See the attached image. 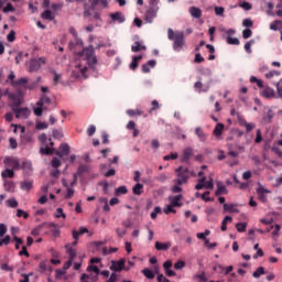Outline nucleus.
Returning a JSON list of instances; mask_svg holds the SVG:
<instances>
[{
	"instance_id": "obj_27",
	"label": "nucleus",
	"mask_w": 282,
	"mask_h": 282,
	"mask_svg": "<svg viewBox=\"0 0 282 282\" xmlns=\"http://www.w3.org/2000/svg\"><path fill=\"white\" fill-rule=\"evenodd\" d=\"M155 248H156V250H163V251L169 250V248H171V242L156 241Z\"/></svg>"
},
{
	"instance_id": "obj_53",
	"label": "nucleus",
	"mask_w": 282,
	"mask_h": 282,
	"mask_svg": "<svg viewBox=\"0 0 282 282\" xmlns=\"http://www.w3.org/2000/svg\"><path fill=\"white\" fill-rule=\"evenodd\" d=\"M160 213H162V208L160 207H154L153 212L151 213V219H156L158 215H160Z\"/></svg>"
},
{
	"instance_id": "obj_17",
	"label": "nucleus",
	"mask_w": 282,
	"mask_h": 282,
	"mask_svg": "<svg viewBox=\"0 0 282 282\" xmlns=\"http://www.w3.org/2000/svg\"><path fill=\"white\" fill-rule=\"evenodd\" d=\"M261 96H262L263 98H276V93H274V88L265 87V88L261 91Z\"/></svg>"
},
{
	"instance_id": "obj_47",
	"label": "nucleus",
	"mask_w": 282,
	"mask_h": 282,
	"mask_svg": "<svg viewBox=\"0 0 282 282\" xmlns=\"http://www.w3.org/2000/svg\"><path fill=\"white\" fill-rule=\"evenodd\" d=\"M127 193H129V191L127 189V186H119L116 189V195H127Z\"/></svg>"
},
{
	"instance_id": "obj_56",
	"label": "nucleus",
	"mask_w": 282,
	"mask_h": 282,
	"mask_svg": "<svg viewBox=\"0 0 282 282\" xmlns=\"http://www.w3.org/2000/svg\"><path fill=\"white\" fill-rule=\"evenodd\" d=\"M183 268H186V262L180 260L174 264V270H182Z\"/></svg>"
},
{
	"instance_id": "obj_28",
	"label": "nucleus",
	"mask_w": 282,
	"mask_h": 282,
	"mask_svg": "<svg viewBox=\"0 0 282 282\" xmlns=\"http://www.w3.org/2000/svg\"><path fill=\"white\" fill-rule=\"evenodd\" d=\"M25 85H28V78L25 77L12 82V87H25Z\"/></svg>"
},
{
	"instance_id": "obj_1",
	"label": "nucleus",
	"mask_w": 282,
	"mask_h": 282,
	"mask_svg": "<svg viewBox=\"0 0 282 282\" xmlns=\"http://www.w3.org/2000/svg\"><path fill=\"white\" fill-rule=\"evenodd\" d=\"M89 2L90 6H87V3L84 4V18L89 19V21H96V25H100L102 19L97 8L98 6L109 8V2L107 0H89Z\"/></svg>"
},
{
	"instance_id": "obj_36",
	"label": "nucleus",
	"mask_w": 282,
	"mask_h": 282,
	"mask_svg": "<svg viewBox=\"0 0 282 282\" xmlns=\"http://www.w3.org/2000/svg\"><path fill=\"white\" fill-rule=\"evenodd\" d=\"M261 274H265V268H263V267H259V268L252 273V278H253V279H259V276H261Z\"/></svg>"
},
{
	"instance_id": "obj_60",
	"label": "nucleus",
	"mask_w": 282,
	"mask_h": 282,
	"mask_svg": "<svg viewBox=\"0 0 282 282\" xmlns=\"http://www.w3.org/2000/svg\"><path fill=\"white\" fill-rule=\"evenodd\" d=\"M116 234L117 236L122 239V237H124V235H127V229H122V228H116Z\"/></svg>"
},
{
	"instance_id": "obj_30",
	"label": "nucleus",
	"mask_w": 282,
	"mask_h": 282,
	"mask_svg": "<svg viewBox=\"0 0 282 282\" xmlns=\"http://www.w3.org/2000/svg\"><path fill=\"white\" fill-rule=\"evenodd\" d=\"M232 221V217L230 216H226L221 223V227L220 229L223 230V232H226V230H228V223L230 224Z\"/></svg>"
},
{
	"instance_id": "obj_3",
	"label": "nucleus",
	"mask_w": 282,
	"mask_h": 282,
	"mask_svg": "<svg viewBox=\"0 0 282 282\" xmlns=\"http://www.w3.org/2000/svg\"><path fill=\"white\" fill-rule=\"evenodd\" d=\"M79 58H82V61H86L90 69H96L98 58L96 57V53L94 52V46H88L79 52Z\"/></svg>"
},
{
	"instance_id": "obj_43",
	"label": "nucleus",
	"mask_w": 282,
	"mask_h": 282,
	"mask_svg": "<svg viewBox=\"0 0 282 282\" xmlns=\"http://www.w3.org/2000/svg\"><path fill=\"white\" fill-rule=\"evenodd\" d=\"M227 43L228 45H240V41L237 37L227 36Z\"/></svg>"
},
{
	"instance_id": "obj_51",
	"label": "nucleus",
	"mask_w": 282,
	"mask_h": 282,
	"mask_svg": "<svg viewBox=\"0 0 282 282\" xmlns=\"http://www.w3.org/2000/svg\"><path fill=\"white\" fill-rule=\"evenodd\" d=\"M17 217H23V219H28L30 217V214H28V212H24L23 209H17Z\"/></svg>"
},
{
	"instance_id": "obj_2",
	"label": "nucleus",
	"mask_w": 282,
	"mask_h": 282,
	"mask_svg": "<svg viewBox=\"0 0 282 282\" xmlns=\"http://www.w3.org/2000/svg\"><path fill=\"white\" fill-rule=\"evenodd\" d=\"M167 39L173 41L174 52H180L186 45V40L184 37L183 31H173V29L167 30Z\"/></svg>"
},
{
	"instance_id": "obj_45",
	"label": "nucleus",
	"mask_w": 282,
	"mask_h": 282,
	"mask_svg": "<svg viewBox=\"0 0 282 282\" xmlns=\"http://www.w3.org/2000/svg\"><path fill=\"white\" fill-rule=\"evenodd\" d=\"M2 177H14V170L7 169L2 172Z\"/></svg>"
},
{
	"instance_id": "obj_59",
	"label": "nucleus",
	"mask_w": 282,
	"mask_h": 282,
	"mask_svg": "<svg viewBox=\"0 0 282 282\" xmlns=\"http://www.w3.org/2000/svg\"><path fill=\"white\" fill-rule=\"evenodd\" d=\"M12 238H10V236H6L4 238L0 239V248L1 246H8L10 243Z\"/></svg>"
},
{
	"instance_id": "obj_11",
	"label": "nucleus",
	"mask_w": 282,
	"mask_h": 282,
	"mask_svg": "<svg viewBox=\"0 0 282 282\" xmlns=\"http://www.w3.org/2000/svg\"><path fill=\"white\" fill-rule=\"evenodd\" d=\"M238 123L240 127H245L247 133H250L257 127L254 123H248V121L241 117H238Z\"/></svg>"
},
{
	"instance_id": "obj_55",
	"label": "nucleus",
	"mask_w": 282,
	"mask_h": 282,
	"mask_svg": "<svg viewBox=\"0 0 282 282\" xmlns=\"http://www.w3.org/2000/svg\"><path fill=\"white\" fill-rule=\"evenodd\" d=\"M224 12H226V9L224 7H215V14L217 17H224Z\"/></svg>"
},
{
	"instance_id": "obj_21",
	"label": "nucleus",
	"mask_w": 282,
	"mask_h": 282,
	"mask_svg": "<svg viewBox=\"0 0 282 282\" xmlns=\"http://www.w3.org/2000/svg\"><path fill=\"white\" fill-rule=\"evenodd\" d=\"M195 135L199 139L200 142H206L208 134L204 132V130L200 127H197L195 129Z\"/></svg>"
},
{
	"instance_id": "obj_46",
	"label": "nucleus",
	"mask_w": 282,
	"mask_h": 282,
	"mask_svg": "<svg viewBox=\"0 0 282 282\" xmlns=\"http://www.w3.org/2000/svg\"><path fill=\"white\" fill-rule=\"evenodd\" d=\"M163 213H165V215H171V213H177V210H175L174 205H167L166 208L163 209Z\"/></svg>"
},
{
	"instance_id": "obj_40",
	"label": "nucleus",
	"mask_w": 282,
	"mask_h": 282,
	"mask_svg": "<svg viewBox=\"0 0 282 282\" xmlns=\"http://www.w3.org/2000/svg\"><path fill=\"white\" fill-rule=\"evenodd\" d=\"M6 162H8V164H11L12 169H19L20 164H19V160L18 159H6Z\"/></svg>"
},
{
	"instance_id": "obj_9",
	"label": "nucleus",
	"mask_w": 282,
	"mask_h": 282,
	"mask_svg": "<svg viewBox=\"0 0 282 282\" xmlns=\"http://www.w3.org/2000/svg\"><path fill=\"white\" fill-rule=\"evenodd\" d=\"M13 113L15 115V118L19 120H28L30 118V109L28 108H12Z\"/></svg>"
},
{
	"instance_id": "obj_33",
	"label": "nucleus",
	"mask_w": 282,
	"mask_h": 282,
	"mask_svg": "<svg viewBox=\"0 0 282 282\" xmlns=\"http://www.w3.org/2000/svg\"><path fill=\"white\" fill-rule=\"evenodd\" d=\"M142 50H147V46L141 45L140 42H134V44L131 46V52H134V53L140 52Z\"/></svg>"
},
{
	"instance_id": "obj_62",
	"label": "nucleus",
	"mask_w": 282,
	"mask_h": 282,
	"mask_svg": "<svg viewBox=\"0 0 282 282\" xmlns=\"http://www.w3.org/2000/svg\"><path fill=\"white\" fill-rule=\"evenodd\" d=\"M250 36H252V30H250V29H245V30L242 31V37H243V39H250Z\"/></svg>"
},
{
	"instance_id": "obj_39",
	"label": "nucleus",
	"mask_w": 282,
	"mask_h": 282,
	"mask_svg": "<svg viewBox=\"0 0 282 282\" xmlns=\"http://www.w3.org/2000/svg\"><path fill=\"white\" fill-rule=\"evenodd\" d=\"M54 217L56 219H61V217H62V219H67V215L64 214L63 208H61V207H58L56 209V213L54 214Z\"/></svg>"
},
{
	"instance_id": "obj_16",
	"label": "nucleus",
	"mask_w": 282,
	"mask_h": 282,
	"mask_svg": "<svg viewBox=\"0 0 282 282\" xmlns=\"http://www.w3.org/2000/svg\"><path fill=\"white\" fill-rule=\"evenodd\" d=\"M110 270H113L115 272H122V270H124V260L112 261Z\"/></svg>"
},
{
	"instance_id": "obj_42",
	"label": "nucleus",
	"mask_w": 282,
	"mask_h": 282,
	"mask_svg": "<svg viewBox=\"0 0 282 282\" xmlns=\"http://www.w3.org/2000/svg\"><path fill=\"white\" fill-rule=\"evenodd\" d=\"M236 228L238 232H246V228H248V223H238L236 224Z\"/></svg>"
},
{
	"instance_id": "obj_35",
	"label": "nucleus",
	"mask_w": 282,
	"mask_h": 282,
	"mask_svg": "<svg viewBox=\"0 0 282 282\" xmlns=\"http://www.w3.org/2000/svg\"><path fill=\"white\" fill-rule=\"evenodd\" d=\"M40 153L42 155H52L54 153V149H51L50 147H47V144H45V148L40 149Z\"/></svg>"
},
{
	"instance_id": "obj_29",
	"label": "nucleus",
	"mask_w": 282,
	"mask_h": 282,
	"mask_svg": "<svg viewBox=\"0 0 282 282\" xmlns=\"http://www.w3.org/2000/svg\"><path fill=\"white\" fill-rule=\"evenodd\" d=\"M41 18L44 19L45 21H54V13L50 10H45L42 12Z\"/></svg>"
},
{
	"instance_id": "obj_5",
	"label": "nucleus",
	"mask_w": 282,
	"mask_h": 282,
	"mask_svg": "<svg viewBox=\"0 0 282 282\" xmlns=\"http://www.w3.org/2000/svg\"><path fill=\"white\" fill-rule=\"evenodd\" d=\"M177 173V178L174 180L175 184L182 185V184H186V182H188V169L187 167H182L180 166L176 170Z\"/></svg>"
},
{
	"instance_id": "obj_50",
	"label": "nucleus",
	"mask_w": 282,
	"mask_h": 282,
	"mask_svg": "<svg viewBox=\"0 0 282 282\" xmlns=\"http://www.w3.org/2000/svg\"><path fill=\"white\" fill-rule=\"evenodd\" d=\"M262 141H263V135L261 133V130L258 129L256 131V140H254V142H256V144H260V142H262Z\"/></svg>"
},
{
	"instance_id": "obj_19",
	"label": "nucleus",
	"mask_w": 282,
	"mask_h": 282,
	"mask_svg": "<svg viewBox=\"0 0 282 282\" xmlns=\"http://www.w3.org/2000/svg\"><path fill=\"white\" fill-rule=\"evenodd\" d=\"M78 69L79 70H73V76L75 78H80V76H85V74H87L88 67L87 66H83V64H79L78 65Z\"/></svg>"
},
{
	"instance_id": "obj_41",
	"label": "nucleus",
	"mask_w": 282,
	"mask_h": 282,
	"mask_svg": "<svg viewBox=\"0 0 282 282\" xmlns=\"http://www.w3.org/2000/svg\"><path fill=\"white\" fill-rule=\"evenodd\" d=\"M7 41L9 43H14V41H17V32H14V30H11L9 32V34L7 35Z\"/></svg>"
},
{
	"instance_id": "obj_22",
	"label": "nucleus",
	"mask_w": 282,
	"mask_h": 282,
	"mask_svg": "<svg viewBox=\"0 0 282 282\" xmlns=\"http://www.w3.org/2000/svg\"><path fill=\"white\" fill-rule=\"evenodd\" d=\"M188 12L194 19H202V9L197 7H191Z\"/></svg>"
},
{
	"instance_id": "obj_25",
	"label": "nucleus",
	"mask_w": 282,
	"mask_h": 282,
	"mask_svg": "<svg viewBox=\"0 0 282 282\" xmlns=\"http://www.w3.org/2000/svg\"><path fill=\"white\" fill-rule=\"evenodd\" d=\"M132 193L133 195H142V193H144V185H142L141 183H137L132 187Z\"/></svg>"
},
{
	"instance_id": "obj_18",
	"label": "nucleus",
	"mask_w": 282,
	"mask_h": 282,
	"mask_svg": "<svg viewBox=\"0 0 282 282\" xmlns=\"http://www.w3.org/2000/svg\"><path fill=\"white\" fill-rule=\"evenodd\" d=\"M156 63L158 62H155V59H150L147 64H143L141 66L143 74H149L151 72V67H155Z\"/></svg>"
},
{
	"instance_id": "obj_61",
	"label": "nucleus",
	"mask_w": 282,
	"mask_h": 282,
	"mask_svg": "<svg viewBox=\"0 0 282 282\" xmlns=\"http://www.w3.org/2000/svg\"><path fill=\"white\" fill-rule=\"evenodd\" d=\"M112 252H118V248H110V249H107V247H105L102 249V254H112Z\"/></svg>"
},
{
	"instance_id": "obj_31",
	"label": "nucleus",
	"mask_w": 282,
	"mask_h": 282,
	"mask_svg": "<svg viewBox=\"0 0 282 282\" xmlns=\"http://www.w3.org/2000/svg\"><path fill=\"white\" fill-rule=\"evenodd\" d=\"M34 183H32L31 181H24L21 183L20 188L22 191H32Z\"/></svg>"
},
{
	"instance_id": "obj_20",
	"label": "nucleus",
	"mask_w": 282,
	"mask_h": 282,
	"mask_svg": "<svg viewBox=\"0 0 282 282\" xmlns=\"http://www.w3.org/2000/svg\"><path fill=\"white\" fill-rule=\"evenodd\" d=\"M217 191L215 192V195L219 197V195H228V189L226 188V185L224 183L218 182L217 183Z\"/></svg>"
},
{
	"instance_id": "obj_64",
	"label": "nucleus",
	"mask_w": 282,
	"mask_h": 282,
	"mask_svg": "<svg viewBox=\"0 0 282 282\" xmlns=\"http://www.w3.org/2000/svg\"><path fill=\"white\" fill-rule=\"evenodd\" d=\"M51 165L53 166V169H58V166H61V160L54 158L51 162Z\"/></svg>"
},
{
	"instance_id": "obj_8",
	"label": "nucleus",
	"mask_w": 282,
	"mask_h": 282,
	"mask_svg": "<svg viewBox=\"0 0 282 282\" xmlns=\"http://www.w3.org/2000/svg\"><path fill=\"white\" fill-rule=\"evenodd\" d=\"M4 96L11 100V109H19V106L23 105V99L17 94L6 91Z\"/></svg>"
},
{
	"instance_id": "obj_32",
	"label": "nucleus",
	"mask_w": 282,
	"mask_h": 282,
	"mask_svg": "<svg viewBox=\"0 0 282 282\" xmlns=\"http://www.w3.org/2000/svg\"><path fill=\"white\" fill-rule=\"evenodd\" d=\"M85 173H89V166L85 164L79 165L76 175L80 177V175H85Z\"/></svg>"
},
{
	"instance_id": "obj_48",
	"label": "nucleus",
	"mask_w": 282,
	"mask_h": 282,
	"mask_svg": "<svg viewBox=\"0 0 282 282\" xmlns=\"http://www.w3.org/2000/svg\"><path fill=\"white\" fill-rule=\"evenodd\" d=\"M152 107L149 110V113H153V111H156V109H160V102L158 100H152L151 102Z\"/></svg>"
},
{
	"instance_id": "obj_12",
	"label": "nucleus",
	"mask_w": 282,
	"mask_h": 282,
	"mask_svg": "<svg viewBox=\"0 0 282 282\" xmlns=\"http://www.w3.org/2000/svg\"><path fill=\"white\" fill-rule=\"evenodd\" d=\"M155 17H158V10L150 8L147 10L144 19L147 23H153V19H155Z\"/></svg>"
},
{
	"instance_id": "obj_14",
	"label": "nucleus",
	"mask_w": 282,
	"mask_h": 282,
	"mask_svg": "<svg viewBox=\"0 0 282 282\" xmlns=\"http://www.w3.org/2000/svg\"><path fill=\"white\" fill-rule=\"evenodd\" d=\"M182 194H178L176 196H170V204L175 208H182Z\"/></svg>"
},
{
	"instance_id": "obj_49",
	"label": "nucleus",
	"mask_w": 282,
	"mask_h": 282,
	"mask_svg": "<svg viewBox=\"0 0 282 282\" xmlns=\"http://www.w3.org/2000/svg\"><path fill=\"white\" fill-rule=\"evenodd\" d=\"M0 268L4 272H14V267H10L8 263H1Z\"/></svg>"
},
{
	"instance_id": "obj_58",
	"label": "nucleus",
	"mask_w": 282,
	"mask_h": 282,
	"mask_svg": "<svg viewBox=\"0 0 282 282\" xmlns=\"http://www.w3.org/2000/svg\"><path fill=\"white\" fill-rule=\"evenodd\" d=\"M47 122H37L35 129H37V131H43V129H47Z\"/></svg>"
},
{
	"instance_id": "obj_6",
	"label": "nucleus",
	"mask_w": 282,
	"mask_h": 282,
	"mask_svg": "<svg viewBox=\"0 0 282 282\" xmlns=\"http://www.w3.org/2000/svg\"><path fill=\"white\" fill-rule=\"evenodd\" d=\"M65 249L69 259L65 262L64 270H69V268H72V263H74V259H76V249H74L69 243L65 245Z\"/></svg>"
},
{
	"instance_id": "obj_57",
	"label": "nucleus",
	"mask_w": 282,
	"mask_h": 282,
	"mask_svg": "<svg viewBox=\"0 0 282 282\" xmlns=\"http://www.w3.org/2000/svg\"><path fill=\"white\" fill-rule=\"evenodd\" d=\"M8 206H10V208H17V206H19V202H17V199L14 198H10L7 200Z\"/></svg>"
},
{
	"instance_id": "obj_15",
	"label": "nucleus",
	"mask_w": 282,
	"mask_h": 282,
	"mask_svg": "<svg viewBox=\"0 0 282 282\" xmlns=\"http://www.w3.org/2000/svg\"><path fill=\"white\" fill-rule=\"evenodd\" d=\"M69 144L64 143L59 145V150L56 152V155L58 158H64V155H69Z\"/></svg>"
},
{
	"instance_id": "obj_37",
	"label": "nucleus",
	"mask_w": 282,
	"mask_h": 282,
	"mask_svg": "<svg viewBox=\"0 0 282 282\" xmlns=\"http://www.w3.org/2000/svg\"><path fill=\"white\" fill-rule=\"evenodd\" d=\"M279 28H282V21L281 20H275L270 24V30H273V32H276Z\"/></svg>"
},
{
	"instance_id": "obj_38",
	"label": "nucleus",
	"mask_w": 282,
	"mask_h": 282,
	"mask_svg": "<svg viewBox=\"0 0 282 282\" xmlns=\"http://www.w3.org/2000/svg\"><path fill=\"white\" fill-rule=\"evenodd\" d=\"M128 116H130V118H133V116H142L144 112L140 109H129L127 110Z\"/></svg>"
},
{
	"instance_id": "obj_23",
	"label": "nucleus",
	"mask_w": 282,
	"mask_h": 282,
	"mask_svg": "<svg viewBox=\"0 0 282 282\" xmlns=\"http://www.w3.org/2000/svg\"><path fill=\"white\" fill-rule=\"evenodd\" d=\"M140 61H142V55L133 56L129 68L132 69V72H135V69H138Z\"/></svg>"
},
{
	"instance_id": "obj_24",
	"label": "nucleus",
	"mask_w": 282,
	"mask_h": 282,
	"mask_svg": "<svg viewBox=\"0 0 282 282\" xmlns=\"http://www.w3.org/2000/svg\"><path fill=\"white\" fill-rule=\"evenodd\" d=\"M191 158H193V150H192V148H186L183 151L182 162H188L191 160Z\"/></svg>"
},
{
	"instance_id": "obj_44",
	"label": "nucleus",
	"mask_w": 282,
	"mask_h": 282,
	"mask_svg": "<svg viewBox=\"0 0 282 282\" xmlns=\"http://www.w3.org/2000/svg\"><path fill=\"white\" fill-rule=\"evenodd\" d=\"M252 45H254V40H251L245 44L247 54H252Z\"/></svg>"
},
{
	"instance_id": "obj_63",
	"label": "nucleus",
	"mask_w": 282,
	"mask_h": 282,
	"mask_svg": "<svg viewBox=\"0 0 282 282\" xmlns=\"http://www.w3.org/2000/svg\"><path fill=\"white\" fill-rule=\"evenodd\" d=\"M10 149H17L19 147V143L17 142V139L10 138L9 139Z\"/></svg>"
},
{
	"instance_id": "obj_10",
	"label": "nucleus",
	"mask_w": 282,
	"mask_h": 282,
	"mask_svg": "<svg viewBox=\"0 0 282 282\" xmlns=\"http://www.w3.org/2000/svg\"><path fill=\"white\" fill-rule=\"evenodd\" d=\"M272 193L270 189L263 187V186H259V188H257V195H258V199L262 203L265 204L268 202V195Z\"/></svg>"
},
{
	"instance_id": "obj_4",
	"label": "nucleus",
	"mask_w": 282,
	"mask_h": 282,
	"mask_svg": "<svg viewBox=\"0 0 282 282\" xmlns=\"http://www.w3.org/2000/svg\"><path fill=\"white\" fill-rule=\"evenodd\" d=\"M52 105V98L46 95H42L40 100L36 102V107L33 108V113L41 118L43 116V111L47 109Z\"/></svg>"
},
{
	"instance_id": "obj_7",
	"label": "nucleus",
	"mask_w": 282,
	"mask_h": 282,
	"mask_svg": "<svg viewBox=\"0 0 282 282\" xmlns=\"http://www.w3.org/2000/svg\"><path fill=\"white\" fill-rule=\"evenodd\" d=\"M42 65H45V57H40L37 59L34 58L28 63V69L31 73L39 72Z\"/></svg>"
},
{
	"instance_id": "obj_26",
	"label": "nucleus",
	"mask_w": 282,
	"mask_h": 282,
	"mask_svg": "<svg viewBox=\"0 0 282 282\" xmlns=\"http://www.w3.org/2000/svg\"><path fill=\"white\" fill-rule=\"evenodd\" d=\"M224 123H217L215 129H214V135H216V138H221V133H224Z\"/></svg>"
},
{
	"instance_id": "obj_13",
	"label": "nucleus",
	"mask_w": 282,
	"mask_h": 282,
	"mask_svg": "<svg viewBox=\"0 0 282 282\" xmlns=\"http://www.w3.org/2000/svg\"><path fill=\"white\" fill-rule=\"evenodd\" d=\"M110 19L111 21H113V23H124V21H127V19L124 18V14H122V12L117 11L115 13H110Z\"/></svg>"
},
{
	"instance_id": "obj_34",
	"label": "nucleus",
	"mask_w": 282,
	"mask_h": 282,
	"mask_svg": "<svg viewBox=\"0 0 282 282\" xmlns=\"http://www.w3.org/2000/svg\"><path fill=\"white\" fill-rule=\"evenodd\" d=\"M142 274L143 276H147L150 280L155 279V273H153V271L149 268L143 269Z\"/></svg>"
},
{
	"instance_id": "obj_52",
	"label": "nucleus",
	"mask_w": 282,
	"mask_h": 282,
	"mask_svg": "<svg viewBox=\"0 0 282 282\" xmlns=\"http://www.w3.org/2000/svg\"><path fill=\"white\" fill-rule=\"evenodd\" d=\"M13 241H15V250H19L23 246V239L17 236H13Z\"/></svg>"
},
{
	"instance_id": "obj_54",
	"label": "nucleus",
	"mask_w": 282,
	"mask_h": 282,
	"mask_svg": "<svg viewBox=\"0 0 282 282\" xmlns=\"http://www.w3.org/2000/svg\"><path fill=\"white\" fill-rule=\"evenodd\" d=\"M53 138H55V140H61L63 138V130H53Z\"/></svg>"
}]
</instances>
